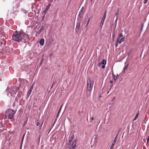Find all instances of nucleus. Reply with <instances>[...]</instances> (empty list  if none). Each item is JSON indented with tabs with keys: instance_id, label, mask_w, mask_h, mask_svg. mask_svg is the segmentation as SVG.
<instances>
[{
	"instance_id": "nucleus-1",
	"label": "nucleus",
	"mask_w": 149,
	"mask_h": 149,
	"mask_svg": "<svg viewBox=\"0 0 149 149\" xmlns=\"http://www.w3.org/2000/svg\"><path fill=\"white\" fill-rule=\"evenodd\" d=\"M29 35L25 33L21 32L15 31V33L13 34L12 38L13 40L18 42H20L23 39L26 40L28 38Z\"/></svg>"
},
{
	"instance_id": "nucleus-2",
	"label": "nucleus",
	"mask_w": 149,
	"mask_h": 149,
	"mask_svg": "<svg viewBox=\"0 0 149 149\" xmlns=\"http://www.w3.org/2000/svg\"><path fill=\"white\" fill-rule=\"evenodd\" d=\"M16 112L11 109L7 110L6 112L5 119H11L14 116Z\"/></svg>"
},
{
	"instance_id": "nucleus-3",
	"label": "nucleus",
	"mask_w": 149,
	"mask_h": 149,
	"mask_svg": "<svg viewBox=\"0 0 149 149\" xmlns=\"http://www.w3.org/2000/svg\"><path fill=\"white\" fill-rule=\"evenodd\" d=\"M93 83L91 82L90 78L88 79L86 85V92L89 95H90L92 90L93 88Z\"/></svg>"
},
{
	"instance_id": "nucleus-4",
	"label": "nucleus",
	"mask_w": 149,
	"mask_h": 149,
	"mask_svg": "<svg viewBox=\"0 0 149 149\" xmlns=\"http://www.w3.org/2000/svg\"><path fill=\"white\" fill-rule=\"evenodd\" d=\"M77 141L76 140H75L70 144H68L70 145L69 148L70 149H74V148L76 146V142Z\"/></svg>"
},
{
	"instance_id": "nucleus-5",
	"label": "nucleus",
	"mask_w": 149,
	"mask_h": 149,
	"mask_svg": "<svg viewBox=\"0 0 149 149\" xmlns=\"http://www.w3.org/2000/svg\"><path fill=\"white\" fill-rule=\"evenodd\" d=\"M106 11L104 12V15L103 16V17L101 20V23L100 24V26H102L103 24V23H104V21L105 20V19L106 18Z\"/></svg>"
},
{
	"instance_id": "nucleus-6",
	"label": "nucleus",
	"mask_w": 149,
	"mask_h": 149,
	"mask_svg": "<svg viewBox=\"0 0 149 149\" xmlns=\"http://www.w3.org/2000/svg\"><path fill=\"white\" fill-rule=\"evenodd\" d=\"M51 6V4H49L47 6L45 10H44V11L43 12L42 14L43 15H44V16L46 14L48 10L50 8Z\"/></svg>"
},
{
	"instance_id": "nucleus-7",
	"label": "nucleus",
	"mask_w": 149,
	"mask_h": 149,
	"mask_svg": "<svg viewBox=\"0 0 149 149\" xmlns=\"http://www.w3.org/2000/svg\"><path fill=\"white\" fill-rule=\"evenodd\" d=\"M80 23L79 22H77L76 24V26L75 28V31L76 32H78L79 30L80 29Z\"/></svg>"
},
{
	"instance_id": "nucleus-8",
	"label": "nucleus",
	"mask_w": 149,
	"mask_h": 149,
	"mask_svg": "<svg viewBox=\"0 0 149 149\" xmlns=\"http://www.w3.org/2000/svg\"><path fill=\"white\" fill-rule=\"evenodd\" d=\"M125 38L124 37L122 38L120 40L119 38H117V42L119 44H120L122 42H123L125 40Z\"/></svg>"
},
{
	"instance_id": "nucleus-9",
	"label": "nucleus",
	"mask_w": 149,
	"mask_h": 149,
	"mask_svg": "<svg viewBox=\"0 0 149 149\" xmlns=\"http://www.w3.org/2000/svg\"><path fill=\"white\" fill-rule=\"evenodd\" d=\"M40 44V45H41L42 46L44 45V39L42 38L41 39L40 41L39 42Z\"/></svg>"
},
{
	"instance_id": "nucleus-10",
	"label": "nucleus",
	"mask_w": 149,
	"mask_h": 149,
	"mask_svg": "<svg viewBox=\"0 0 149 149\" xmlns=\"http://www.w3.org/2000/svg\"><path fill=\"white\" fill-rule=\"evenodd\" d=\"M112 79L113 80H114V82H116V80L117 79V77L116 76L113 74H112Z\"/></svg>"
},
{
	"instance_id": "nucleus-11",
	"label": "nucleus",
	"mask_w": 149,
	"mask_h": 149,
	"mask_svg": "<svg viewBox=\"0 0 149 149\" xmlns=\"http://www.w3.org/2000/svg\"><path fill=\"white\" fill-rule=\"evenodd\" d=\"M43 26H42L40 28V29H39V30L38 31V33H37V35H39V34L40 33H41L42 30H43Z\"/></svg>"
},
{
	"instance_id": "nucleus-12",
	"label": "nucleus",
	"mask_w": 149,
	"mask_h": 149,
	"mask_svg": "<svg viewBox=\"0 0 149 149\" xmlns=\"http://www.w3.org/2000/svg\"><path fill=\"white\" fill-rule=\"evenodd\" d=\"M117 136H118V134H117L116 136V137H115L114 139V140L113 141V142L112 144H113L114 145H115V143H116V141L117 138Z\"/></svg>"
},
{
	"instance_id": "nucleus-13",
	"label": "nucleus",
	"mask_w": 149,
	"mask_h": 149,
	"mask_svg": "<svg viewBox=\"0 0 149 149\" xmlns=\"http://www.w3.org/2000/svg\"><path fill=\"white\" fill-rule=\"evenodd\" d=\"M36 125L37 126H38L40 125V121L38 119L36 120Z\"/></svg>"
},
{
	"instance_id": "nucleus-14",
	"label": "nucleus",
	"mask_w": 149,
	"mask_h": 149,
	"mask_svg": "<svg viewBox=\"0 0 149 149\" xmlns=\"http://www.w3.org/2000/svg\"><path fill=\"white\" fill-rule=\"evenodd\" d=\"M83 10H84V7H82L81 8V9L79 12V15L81 14V15H82L83 14Z\"/></svg>"
},
{
	"instance_id": "nucleus-15",
	"label": "nucleus",
	"mask_w": 149,
	"mask_h": 149,
	"mask_svg": "<svg viewBox=\"0 0 149 149\" xmlns=\"http://www.w3.org/2000/svg\"><path fill=\"white\" fill-rule=\"evenodd\" d=\"M73 137L72 136L70 139V140L69 141L68 144H70L73 139Z\"/></svg>"
},
{
	"instance_id": "nucleus-16",
	"label": "nucleus",
	"mask_w": 149,
	"mask_h": 149,
	"mask_svg": "<svg viewBox=\"0 0 149 149\" xmlns=\"http://www.w3.org/2000/svg\"><path fill=\"white\" fill-rule=\"evenodd\" d=\"M101 63L102 65H105L106 64V61L105 59H103Z\"/></svg>"
},
{
	"instance_id": "nucleus-17",
	"label": "nucleus",
	"mask_w": 149,
	"mask_h": 149,
	"mask_svg": "<svg viewBox=\"0 0 149 149\" xmlns=\"http://www.w3.org/2000/svg\"><path fill=\"white\" fill-rule=\"evenodd\" d=\"M139 114V112L138 113H137L135 117L134 118V119H133V120H136V119L138 117V116Z\"/></svg>"
},
{
	"instance_id": "nucleus-18",
	"label": "nucleus",
	"mask_w": 149,
	"mask_h": 149,
	"mask_svg": "<svg viewBox=\"0 0 149 149\" xmlns=\"http://www.w3.org/2000/svg\"><path fill=\"white\" fill-rule=\"evenodd\" d=\"M31 90H30L28 92L27 96L28 97L29 95H30L31 92Z\"/></svg>"
},
{
	"instance_id": "nucleus-19",
	"label": "nucleus",
	"mask_w": 149,
	"mask_h": 149,
	"mask_svg": "<svg viewBox=\"0 0 149 149\" xmlns=\"http://www.w3.org/2000/svg\"><path fill=\"white\" fill-rule=\"evenodd\" d=\"M90 19H91V18H90L88 20V22H87V24H86V26H88V24H89V23L90 22Z\"/></svg>"
},
{
	"instance_id": "nucleus-20",
	"label": "nucleus",
	"mask_w": 149,
	"mask_h": 149,
	"mask_svg": "<svg viewBox=\"0 0 149 149\" xmlns=\"http://www.w3.org/2000/svg\"><path fill=\"white\" fill-rule=\"evenodd\" d=\"M114 145H113V144H112L109 149H113V146H114Z\"/></svg>"
},
{
	"instance_id": "nucleus-21",
	"label": "nucleus",
	"mask_w": 149,
	"mask_h": 149,
	"mask_svg": "<svg viewBox=\"0 0 149 149\" xmlns=\"http://www.w3.org/2000/svg\"><path fill=\"white\" fill-rule=\"evenodd\" d=\"M119 11V10L118 9V11H117L116 13V15L117 17L118 16V15Z\"/></svg>"
},
{
	"instance_id": "nucleus-22",
	"label": "nucleus",
	"mask_w": 149,
	"mask_h": 149,
	"mask_svg": "<svg viewBox=\"0 0 149 149\" xmlns=\"http://www.w3.org/2000/svg\"><path fill=\"white\" fill-rule=\"evenodd\" d=\"M123 36V34L122 33H120L119 34V38L122 37Z\"/></svg>"
},
{
	"instance_id": "nucleus-23",
	"label": "nucleus",
	"mask_w": 149,
	"mask_h": 149,
	"mask_svg": "<svg viewBox=\"0 0 149 149\" xmlns=\"http://www.w3.org/2000/svg\"><path fill=\"white\" fill-rule=\"evenodd\" d=\"M101 64H102V63H101V62H100L98 64V66H99V67H100V65H101Z\"/></svg>"
},
{
	"instance_id": "nucleus-24",
	"label": "nucleus",
	"mask_w": 149,
	"mask_h": 149,
	"mask_svg": "<svg viewBox=\"0 0 149 149\" xmlns=\"http://www.w3.org/2000/svg\"><path fill=\"white\" fill-rule=\"evenodd\" d=\"M127 65L123 69H124V70H125L127 69Z\"/></svg>"
},
{
	"instance_id": "nucleus-25",
	"label": "nucleus",
	"mask_w": 149,
	"mask_h": 149,
	"mask_svg": "<svg viewBox=\"0 0 149 149\" xmlns=\"http://www.w3.org/2000/svg\"><path fill=\"white\" fill-rule=\"evenodd\" d=\"M94 139L95 140H96L97 139V135H95L94 136Z\"/></svg>"
},
{
	"instance_id": "nucleus-26",
	"label": "nucleus",
	"mask_w": 149,
	"mask_h": 149,
	"mask_svg": "<svg viewBox=\"0 0 149 149\" xmlns=\"http://www.w3.org/2000/svg\"><path fill=\"white\" fill-rule=\"evenodd\" d=\"M27 119L26 121L24 122V124L23 126H24V125H26V122H27Z\"/></svg>"
},
{
	"instance_id": "nucleus-27",
	"label": "nucleus",
	"mask_w": 149,
	"mask_h": 149,
	"mask_svg": "<svg viewBox=\"0 0 149 149\" xmlns=\"http://www.w3.org/2000/svg\"><path fill=\"white\" fill-rule=\"evenodd\" d=\"M148 0H144V4H145L147 3Z\"/></svg>"
},
{
	"instance_id": "nucleus-28",
	"label": "nucleus",
	"mask_w": 149,
	"mask_h": 149,
	"mask_svg": "<svg viewBox=\"0 0 149 149\" xmlns=\"http://www.w3.org/2000/svg\"><path fill=\"white\" fill-rule=\"evenodd\" d=\"M118 42H117H117H116V47H117V46H118Z\"/></svg>"
},
{
	"instance_id": "nucleus-29",
	"label": "nucleus",
	"mask_w": 149,
	"mask_h": 149,
	"mask_svg": "<svg viewBox=\"0 0 149 149\" xmlns=\"http://www.w3.org/2000/svg\"><path fill=\"white\" fill-rule=\"evenodd\" d=\"M63 106V105L62 104V105H61V107H60V109H59V111L58 112H60V110H61V108H62V107Z\"/></svg>"
},
{
	"instance_id": "nucleus-30",
	"label": "nucleus",
	"mask_w": 149,
	"mask_h": 149,
	"mask_svg": "<svg viewBox=\"0 0 149 149\" xmlns=\"http://www.w3.org/2000/svg\"><path fill=\"white\" fill-rule=\"evenodd\" d=\"M110 83H111V84H112L113 83V80H111L110 81Z\"/></svg>"
},
{
	"instance_id": "nucleus-31",
	"label": "nucleus",
	"mask_w": 149,
	"mask_h": 149,
	"mask_svg": "<svg viewBox=\"0 0 149 149\" xmlns=\"http://www.w3.org/2000/svg\"><path fill=\"white\" fill-rule=\"evenodd\" d=\"M105 65H103L102 66V68L103 69L104 68H105Z\"/></svg>"
},
{
	"instance_id": "nucleus-32",
	"label": "nucleus",
	"mask_w": 149,
	"mask_h": 149,
	"mask_svg": "<svg viewBox=\"0 0 149 149\" xmlns=\"http://www.w3.org/2000/svg\"><path fill=\"white\" fill-rule=\"evenodd\" d=\"M43 122H42V123L41 124V125H40V128L42 126V125L43 124Z\"/></svg>"
},
{
	"instance_id": "nucleus-33",
	"label": "nucleus",
	"mask_w": 149,
	"mask_h": 149,
	"mask_svg": "<svg viewBox=\"0 0 149 149\" xmlns=\"http://www.w3.org/2000/svg\"><path fill=\"white\" fill-rule=\"evenodd\" d=\"M149 139V136H148V137L147 139V142H148Z\"/></svg>"
},
{
	"instance_id": "nucleus-34",
	"label": "nucleus",
	"mask_w": 149,
	"mask_h": 149,
	"mask_svg": "<svg viewBox=\"0 0 149 149\" xmlns=\"http://www.w3.org/2000/svg\"><path fill=\"white\" fill-rule=\"evenodd\" d=\"M91 120H93L94 119V118L93 117H92L91 118Z\"/></svg>"
},
{
	"instance_id": "nucleus-35",
	"label": "nucleus",
	"mask_w": 149,
	"mask_h": 149,
	"mask_svg": "<svg viewBox=\"0 0 149 149\" xmlns=\"http://www.w3.org/2000/svg\"><path fill=\"white\" fill-rule=\"evenodd\" d=\"M113 86V85H111V87H110V89H111L112 86Z\"/></svg>"
},
{
	"instance_id": "nucleus-36",
	"label": "nucleus",
	"mask_w": 149,
	"mask_h": 149,
	"mask_svg": "<svg viewBox=\"0 0 149 149\" xmlns=\"http://www.w3.org/2000/svg\"><path fill=\"white\" fill-rule=\"evenodd\" d=\"M113 38H114V37H115V34H113Z\"/></svg>"
},
{
	"instance_id": "nucleus-37",
	"label": "nucleus",
	"mask_w": 149,
	"mask_h": 149,
	"mask_svg": "<svg viewBox=\"0 0 149 149\" xmlns=\"http://www.w3.org/2000/svg\"><path fill=\"white\" fill-rule=\"evenodd\" d=\"M125 70H124V69H123V72L125 73Z\"/></svg>"
},
{
	"instance_id": "nucleus-38",
	"label": "nucleus",
	"mask_w": 149,
	"mask_h": 149,
	"mask_svg": "<svg viewBox=\"0 0 149 149\" xmlns=\"http://www.w3.org/2000/svg\"><path fill=\"white\" fill-rule=\"evenodd\" d=\"M91 0V2H92V1H93V0Z\"/></svg>"
},
{
	"instance_id": "nucleus-39",
	"label": "nucleus",
	"mask_w": 149,
	"mask_h": 149,
	"mask_svg": "<svg viewBox=\"0 0 149 149\" xmlns=\"http://www.w3.org/2000/svg\"><path fill=\"white\" fill-rule=\"evenodd\" d=\"M1 81V79H0V81Z\"/></svg>"
},
{
	"instance_id": "nucleus-40",
	"label": "nucleus",
	"mask_w": 149,
	"mask_h": 149,
	"mask_svg": "<svg viewBox=\"0 0 149 149\" xmlns=\"http://www.w3.org/2000/svg\"><path fill=\"white\" fill-rule=\"evenodd\" d=\"M109 91H108V93H107V94H108V93H109Z\"/></svg>"
},
{
	"instance_id": "nucleus-41",
	"label": "nucleus",
	"mask_w": 149,
	"mask_h": 149,
	"mask_svg": "<svg viewBox=\"0 0 149 149\" xmlns=\"http://www.w3.org/2000/svg\"><path fill=\"white\" fill-rule=\"evenodd\" d=\"M115 99V97H114V98H113V99Z\"/></svg>"
},
{
	"instance_id": "nucleus-42",
	"label": "nucleus",
	"mask_w": 149,
	"mask_h": 149,
	"mask_svg": "<svg viewBox=\"0 0 149 149\" xmlns=\"http://www.w3.org/2000/svg\"><path fill=\"white\" fill-rule=\"evenodd\" d=\"M20 96L19 97V98H20Z\"/></svg>"
},
{
	"instance_id": "nucleus-43",
	"label": "nucleus",
	"mask_w": 149,
	"mask_h": 149,
	"mask_svg": "<svg viewBox=\"0 0 149 149\" xmlns=\"http://www.w3.org/2000/svg\"><path fill=\"white\" fill-rule=\"evenodd\" d=\"M142 27H143V26H142V28H141V29L142 28Z\"/></svg>"
}]
</instances>
